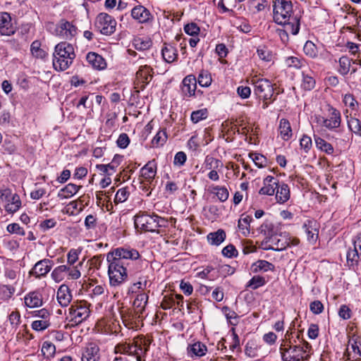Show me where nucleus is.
<instances>
[{"mask_svg": "<svg viewBox=\"0 0 361 361\" xmlns=\"http://www.w3.org/2000/svg\"><path fill=\"white\" fill-rule=\"evenodd\" d=\"M7 231L11 233H16L20 235H25L24 229L18 224L13 223L7 226Z\"/></svg>", "mask_w": 361, "mask_h": 361, "instance_id": "obj_62", "label": "nucleus"}, {"mask_svg": "<svg viewBox=\"0 0 361 361\" xmlns=\"http://www.w3.org/2000/svg\"><path fill=\"white\" fill-rule=\"evenodd\" d=\"M265 284V279L260 276H254L247 283V287L255 290Z\"/></svg>", "mask_w": 361, "mask_h": 361, "instance_id": "obj_48", "label": "nucleus"}, {"mask_svg": "<svg viewBox=\"0 0 361 361\" xmlns=\"http://www.w3.org/2000/svg\"><path fill=\"white\" fill-rule=\"evenodd\" d=\"M89 305L85 301H80L73 304L68 309L67 319L72 322V325H78L85 320L90 315Z\"/></svg>", "mask_w": 361, "mask_h": 361, "instance_id": "obj_7", "label": "nucleus"}, {"mask_svg": "<svg viewBox=\"0 0 361 361\" xmlns=\"http://www.w3.org/2000/svg\"><path fill=\"white\" fill-rule=\"evenodd\" d=\"M129 195V192L127 191L126 188H121L119 189L114 198V202L116 204L121 203L125 202Z\"/></svg>", "mask_w": 361, "mask_h": 361, "instance_id": "obj_57", "label": "nucleus"}, {"mask_svg": "<svg viewBox=\"0 0 361 361\" xmlns=\"http://www.w3.org/2000/svg\"><path fill=\"white\" fill-rule=\"evenodd\" d=\"M249 157L252 159L258 168H263L267 164V158L262 154L257 153H250Z\"/></svg>", "mask_w": 361, "mask_h": 361, "instance_id": "obj_49", "label": "nucleus"}, {"mask_svg": "<svg viewBox=\"0 0 361 361\" xmlns=\"http://www.w3.org/2000/svg\"><path fill=\"white\" fill-rule=\"evenodd\" d=\"M150 342L145 337L135 338L132 343H128V355L135 356L137 361H142L144 356L149 350Z\"/></svg>", "mask_w": 361, "mask_h": 361, "instance_id": "obj_9", "label": "nucleus"}, {"mask_svg": "<svg viewBox=\"0 0 361 361\" xmlns=\"http://www.w3.org/2000/svg\"><path fill=\"white\" fill-rule=\"evenodd\" d=\"M148 295L146 293L142 292L136 296L133 306L137 314H142L145 309L148 302Z\"/></svg>", "mask_w": 361, "mask_h": 361, "instance_id": "obj_29", "label": "nucleus"}, {"mask_svg": "<svg viewBox=\"0 0 361 361\" xmlns=\"http://www.w3.org/2000/svg\"><path fill=\"white\" fill-rule=\"evenodd\" d=\"M208 190L215 195L221 202H225L229 195L228 191L225 187H209Z\"/></svg>", "mask_w": 361, "mask_h": 361, "instance_id": "obj_36", "label": "nucleus"}, {"mask_svg": "<svg viewBox=\"0 0 361 361\" xmlns=\"http://www.w3.org/2000/svg\"><path fill=\"white\" fill-rule=\"evenodd\" d=\"M87 61L92 68L97 70H103L106 67L104 59L95 52H89L86 56Z\"/></svg>", "mask_w": 361, "mask_h": 361, "instance_id": "obj_24", "label": "nucleus"}, {"mask_svg": "<svg viewBox=\"0 0 361 361\" xmlns=\"http://www.w3.org/2000/svg\"><path fill=\"white\" fill-rule=\"evenodd\" d=\"M42 353L43 356L47 359L51 357L55 354L56 348L55 345L49 341H45L42 344Z\"/></svg>", "mask_w": 361, "mask_h": 361, "instance_id": "obj_43", "label": "nucleus"}, {"mask_svg": "<svg viewBox=\"0 0 361 361\" xmlns=\"http://www.w3.org/2000/svg\"><path fill=\"white\" fill-rule=\"evenodd\" d=\"M314 75V72L307 68L302 71V80L301 83L302 89L305 90H311L315 87L316 80Z\"/></svg>", "mask_w": 361, "mask_h": 361, "instance_id": "obj_25", "label": "nucleus"}, {"mask_svg": "<svg viewBox=\"0 0 361 361\" xmlns=\"http://www.w3.org/2000/svg\"><path fill=\"white\" fill-rule=\"evenodd\" d=\"M222 163L216 159L207 156L204 161V170L220 169L222 168Z\"/></svg>", "mask_w": 361, "mask_h": 361, "instance_id": "obj_42", "label": "nucleus"}, {"mask_svg": "<svg viewBox=\"0 0 361 361\" xmlns=\"http://www.w3.org/2000/svg\"><path fill=\"white\" fill-rule=\"evenodd\" d=\"M314 141L317 147L328 154H332L334 152L333 146L324 139L314 136Z\"/></svg>", "mask_w": 361, "mask_h": 361, "instance_id": "obj_35", "label": "nucleus"}, {"mask_svg": "<svg viewBox=\"0 0 361 361\" xmlns=\"http://www.w3.org/2000/svg\"><path fill=\"white\" fill-rule=\"evenodd\" d=\"M15 32L11 23V17L6 12L0 13V33L1 35L10 36Z\"/></svg>", "mask_w": 361, "mask_h": 361, "instance_id": "obj_20", "label": "nucleus"}, {"mask_svg": "<svg viewBox=\"0 0 361 361\" xmlns=\"http://www.w3.org/2000/svg\"><path fill=\"white\" fill-rule=\"evenodd\" d=\"M116 24L115 19L106 13H101L96 18L95 25L103 35L113 34L116 30Z\"/></svg>", "mask_w": 361, "mask_h": 361, "instance_id": "obj_10", "label": "nucleus"}, {"mask_svg": "<svg viewBox=\"0 0 361 361\" xmlns=\"http://www.w3.org/2000/svg\"><path fill=\"white\" fill-rule=\"evenodd\" d=\"M53 262L49 259H44L37 262L30 270V274L36 278L46 276L51 269Z\"/></svg>", "mask_w": 361, "mask_h": 361, "instance_id": "obj_16", "label": "nucleus"}, {"mask_svg": "<svg viewBox=\"0 0 361 361\" xmlns=\"http://www.w3.org/2000/svg\"><path fill=\"white\" fill-rule=\"evenodd\" d=\"M4 276L6 279L16 283V281L18 276V274L16 270L9 267H6L4 269Z\"/></svg>", "mask_w": 361, "mask_h": 361, "instance_id": "obj_63", "label": "nucleus"}, {"mask_svg": "<svg viewBox=\"0 0 361 361\" xmlns=\"http://www.w3.org/2000/svg\"><path fill=\"white\" fill-rule=\"evenodd\" d=\"M201 138L197 135H193L188 140V145L189 148L194 152H200Z\"/></svg>", "mask_w": 361, "mask_h": 361, "instance_id": "obj_54", "label": "nucleus"}, {"mask_svg": "<svg viewBox=\"0 0 361 361\" xmlns=\"http://www.w3.org/2000/svg\"><path fill=\"white\" fill-rule=\"evenodd\" d=\"M50 326V322L43 319H37L32 322L31 326L32 329L37 331H44Z\"/></svg>", "mask_w": 361, "mask_h": 361, "instance_id": "obj_51", "label": "nucleus"}, {"mask_svg": "<svg viewBox=\"0 0 361 361\" xmlns=\"http://www.w3.org/2000/svg\"><path fill=\"white\" fill-rule=\"evenodd\" d=\"M311 351L312 345L295 331L286 332L279 348L282 361H307Z\"/></svg>", "mask_w": 361, "mask_h": 361, "instance_id": "obj_2", "label": "nucleus"}, {"mask_svg": "<svg viewBox=\"0 0 361 361\" xmlns=\"http://www.w3.org/2000/svg\"><path fill=\"white\" fill-rule=\"evenodd\" d=\"M268 6L267 0H250L247 2L248 10L254 14L263 11Z\"/></svg>", "mask_w": 361, "mask_h": 361, "instance_id": "obj_31", "label": "nucleus"}, {"mask_svg": "<svg viewBox=\"0 0 361 361\" xmlns=\"http://www.w3.org/2000/svg\"><path fill=\"white\" fill-rule=\"evenodd\" d=\"M223 310L225 313L226 319L228 320L229 323L235 326L238 324V314L234 312L231 310L228 307H224L223 308Z\"/></svg>", "mask_w": 361, "mask_h": 361, "instance_id": "obj_52", "label": "nucleus"}, {"mask_svg": "<svg viewBox=\"0 0 361 361\" xmlns=\"http://www.w3.org/2000/svg\"><path fill=\"white\" fill-rule=\"evenodd\" d=\"M286 64L288 67L301 68L305 66V62L298 57L290 56L286 59Z\"/></svg>", "mask_w": 361, "mask_h": 361, "instance_id": "obj_50", "label": "nucleus"}, {"mask_svg": "<svg viewBox=\"0 0 361 361\" xmlns=\"http://www.w3.org/2000/svg\"><path fill=\"white\" fill-rule=\"evenodd\" d=\"M252 267L253 268L254 272L259 271H267L269 270H274V264L266 260H258L252 264Z\"/></svg>", "mask_w": 361, "mask_h": 361, "instance_id": "obj_39", "label": "nucleus"}, {"mask_svg": "<svg viewBox=\"0 0 361 361\" xmlns=\"http://www.w3.org/2000/svg\"><path fill=\"white\" fill-rule=\"evenodd\" d=\"M135 226L136 228L145 231L156 232L159 228L166 227L168 220L157 214L142 213L135 216Z\"/></svg>", "mask_w": 361, "mask_h": 361, "instance_id": "obj_6", "label": "nucleus"}, {"mask_svg": "<svg viewBox=\"0 0 361 361\" xmlns=\"http://www.w3.org/2000/svg\"><path fill=\"white\" fill-rule=\"evenodd\" d=\"M80 188V185H77L73 183H68L59 190L58 197L61 199L70 198L75 195Z\"/></svg>", "mask_w": 361, "mask_h": 361, "instance_id": "obj_30", "label": "nucleus"}, {"mask_svg": "<svg viewBox=\"0 0 361 361\" xmlns=\"http://www.w3.org/2000/svg\"><path fill=\"white\" fill-rule=\"evenodd\" d=\"M25 304L30 308L40 307L42 305V295L38 292H31L25 298Z\"/></svg>", "mask_w": 361, "mask_h": 361, "instance_id": "obj_28", "label": "nucleus"}, {"mask_svg": "<svg viewBox=\"0 0 361 361\" xmlns=\"http://www.w3.org/2000/svg\"><path fill=\"white\" fill-rule=\"evenodd\" d=\"M300 145L302 149L307 153L312 147V142L310 137L304 135L300 140Z\"/></svg>", "mask_w": 361, "mask_h": 361, "instance_id": "obj_59", "label": "nucleus"}, {"mask_svg": "<svg viewBox=\"0 0 361 361\" xmlns=\"http://www.w3.org/2000/svg\"><path fill=\"white\" fill-rule=\"evenodd\" d=\"M137 250L131 248L118 247L109 252L106 260L109 263L108 275L111 286L116 287L128 279V267L140 264Z\"/></svg>", "mask_w": 361, "mask_h": 361, "instance_id": "obj_1", "label": "nucleus"}, {"mask_svg": "<svg viewBox=\"0 0 361 361\" xmlns=\"http://www.w3.org/2000/svg\"><path fill=\"white\" fill-rule=\"evenodd\" d=\"M293 4L288 0L273 1V18L276 23L283 25V29L278 30L279 35L287 36L288 32L295 35L300 30V18L293 16Z\"/></svg>", "mask_w": 361, "mask_h": 361, "instance_id": "obj_3", "label": "nucleus"}, {"mask_svg": "<svg viewBox=\"0 0 361 361\" xmlns=\"http://www.w3.org/2000/svg\"><path fill=\"white\" fill-rule=\"evenodd\" d=\"M288 236L286 235H274L269 239V246L266 248L267 250H272L276 251L284 250L288 247Z\"/></svg>", "mask_w": 361, "mask_h": 361, "instance_id": "obj_18", "label": "nucleus"}, {"mask_svg": "<svg viewBox=\"0 0 361 361\" xmlns=\"http://www.w3.org/2000/svg\"><path fill=\"white\" fill-rule=\"evenodd\" d=\"M197 82H198L200 86L203 87V70L200 72L197 80L193 75H188L184 78L181 84V92L185 96L191 97L195 95Z\"/></svg>", "mask_w": 361, "mask_h": 361, "instance_id": "obj_12", "label": "nucleus"}, {"mask_svg": "<svg viewBox=\"0 0 361 361\" xmlns=\"http://www.w3.org/2000/svg\"><path fill=\"white\" fill-rule=\"evenodd\" d=\"M30 51L32 56L38 59H44L47 56V52L41 49V43L38 40H35L31 44Z\"/></svg>", "mask_w": 361, "mask_h": 361, "instance_id": "obj_38", "label": "nucleus"}, {"mask_svg": "<svg viewBox=\"0 0 361 361\" xmlns=\"http://www.w3.org/2000/svg\"><path fill=\"white\" fill-rule=\"evenodd\" d=\"M203 345L201 342H197L188 348V353L191 356L202 357L203 355Z\"/></svg>", "mask_w": 361, "mask_h": 361, "instance_id": "obj_44", "label": "nucleus"}, {"mask_svg": "<svg viewBox=\"0 0 361 361\" xmlns=\"http://www.w3.org/2000/svg\"><path fill=\"white\" fill-rule=\"evenodd\" d=\"M184 30L187 34L191 36L197 35L200 31V28L194 23L186 25Z\"/></svg>", "mask_w": 361, "mask_h": 361, "instance_id": "obj_64", "label": "nucleus"}, {"mask_svg": "<svg viewBox=\"0 0 361 361\" xmlns=\"http://www.w3.org/2000/svg\"><path fill=\"white\" fill-rule=\"evenodd\" d=\"M131 16L139 23H146L153 19L150 11L142 5L136 6L132 8Z\"/></svg>", "mask_w": 361, "mask_h": 361, "instance_id": "obj_17", "label": "nucleus"}, {"mask_svg": "<svg viewBox=\"0 0 361 361\" xmlns=\"http://www.w3.org/2000/svg\"><path fill=\"white\" fill-rule=\"evenodd\" d=\"M279 130L283 140H288L291 137L292 129L290 127V124L287 119H281Z\"/></svg>", "mask_w": 361, "mask_h": 361, "instance_id": "obj_33", "label": "nucleus"}, {"mask_svg": "<svg viewBox=\"0 0 361 361\" xmlns=\"http://www.w3.org/2000/svg\"><path fill=\"white\" fill-rule=\"evenodd\" d=\"M75 57L73 46L66 42H61L55 46L53 54V66L57 71L69 68Z\"/></svg>", "mask_w": 361, "mask_h": 361, "instance_id": "obj_4", "label": "nucleus"}, {"mask_svg": "<svg viewBox=\"0 0 361 361\" xmlns=\"http://www.w3.org/2000/svg\"><path fill=\"white\" fill-rule=\"evenodd\" d=\"M226 233L224 230L219 228L215 232L209 233L207 235V240L211 245L219 246L226 239Z\"/></svg>", "mask_w": 361, "mask_h": 361, "instance_id": "obj_27", "label": "nucleus"}, {"mask_svg": "<svg viewBox=\"0 0 361 361\" xmlns=\"http://www.w3.org/2000/svg\"><path fill=\"white\" fill-rule=\"evenodd\" d=\"M99 347L95 343H89L83 349L82 361H99Z\"/></svg>", "mask_w": 361, "mask_h": 361, "instance_id": "obj_19", "label": "nucleus"}, {"mask_svg": "<svg viewBox=\"0 0 361 361\" xmlns=\"http://www.w3.org/2000/svg\"><path fill=\"white\" fill-rule=\"evenodd\" d=\"M348 361H361V337L353 335L348 341V345L344 353Z\"/></svg>", "mask_w": 361, "mask_h": 361, "instance_id": "obj_11", "label": "nucleus"}, {"mask_svg": "<svg viewBox=\"0 0 361 361\" xmlns=\"http://www.w3.org/2000/svg\"><path fill=\"white\" fill-rule=\"evenodd\" d=\"M68 270V265H60L56 267L51 272V278L56 282H60L64 279V274Z\"/></svg>", "mask_w": 361, "mask_h": 361, "instance_id": "obj_41", "label": "nucleus"}, {"mask_svg": "<svg viewBox=\"0 0 361 361\" xmlns=\"http://www.w3.org/2000/svg\"><path fill=\"white\" fill-rule=\"evenodd\" d=\"M78 266L81 267L82 263H79L76 266H68V270L66 271V274L68 275L70 279H78L80 277L81 274L80 270L78 269Z\"/></svg>", "mask_w": 361, "mask_h": 361, "instance_id": "obj_56", "label": "nucleus"}, {"mask_svg": "<svg viewBox=\"0 0 361 361\" xmlns=\"http://www.w3.org/2000/svg\"><path fill=\"white\" fill-rule=\"evenodd\" d=\"M161 54L164 60L167 63L173 62L178 57L176 49L169 44L162 48Z\"/></svg>", "mask_w": 361, "mask_h": 361, "instance_id": "obj_32", "label": "nucleus"}, {"mask_svg": "<svg viewBox=\"0 0 361 361\" xmlns=\"http://www.w3.org/2000/svg\"><path fill=\"white\" fill-rule=\"evenodd\" d=\"M161 307L164 310H169V309H171L173 307L176 308L177 305L176 304V302L171 295L169 297L164 296V298L161 303Z\"/></svg>", "mask_w": 361, "mask_h": 361, "instance_id": "obj_58", "label": "nucleus"}, {"mask_svg": "<svg viewBox=\"0 0 361 361\" xmlns=\"http://www.w3.org/2000/svg\"><path fill=\"white\" fill-rule=\"evenodd\" d=\"M303 49L306 55L312 58H314L317 55V48L312 42L307 41L305 44Z\"/></svg>", "mask_w": 361, "mask_h": 361, "instance_id": "obj_55", "label": "nucleus"}, {"mask_svg": "<svg viewBox=\"0 0 361 361\" xmlns=\"http://www.w3.org/2000/svg\"><path fill=\"white\" fill-rule=\"evenodd\" d=\"M81 250L78 249H71L67 254L68 266L73 265L78 260Z\"/></svg>", "mask_w": 361, "mask_h": 361, "instance_id": "obj_53", "label": "nucleus"}, {"mask_svg": "<svg viewBox=\"0 0 361 361\" xmlns=\"http://www.w3.org/2000/svg\"><path fill=\"white\" fill-rule=\"evenodd\" d=\"M330 111H331V112L329 118H325L322 116H319L317 118V122L328 129L338 128L341 121V113L333 107H331Z\"/></svg>", "mask_w": 361, "mask_h": 361, "instance_id": "obj_14", "label": "nucleus"}, {"mask_svg": "<svg viewBox=\"0 0 361 361\" xmlns=\"http://www.w3.org/2000/svg\"><path fill=\"white\" fill-rule=\"evenodd\" d=\"M251 83L254 86L255 94L263 101L262 108L267 109L276 99L274 85L269 80L257 76L251 79Z\"/></svg>", "mask_w": 361, "mask_h": 361, "instance_id": "obj_5", "label": "nucleus"}, {"mask_svg": "<svg viewBox=\"0 0 361 361\" xmlns=\"http://www.w3.org/2000/svg\"><path fill=\"white\" fill-rule=\"evenodd\" d=\"M135 47L137 49L145 50L149 49L152 45V42L149 39H137L135 41Z\"/></svg>", "mask_w": 361, "mask_h": 361, "instance_id": "obj_61", "label": "nucleus"}, {"mask_svg": "<svg viewBox=\"0 0 361 361\" xmlns=\"http://www.w3.org/2000/svg\"><path fill=\"white\" fill-rule=\"evenodd\" d=\"M148 284V277L147 276L141 275L139 276L138 281L134 283L130 290L131 291L136 292L137 290H145Z\"/></svg>", "mask_w": 361, "mask_h": 361, "instance_id": "obj_45", "label": "nucleus"}, {"mask_svg": "<svg viewBox=\"0 0 361 361\" xmlns=\"http://www.w3.org/2000/svg\"><path fill=\"white\" fill-rule=\"evenodd\" d=\"M274 194L276 195V200L277 202L283 204L290 199V188L286 183H280L279 182Z\"/></svg>", "mask_w": 361, "mask_h": 361, "instance_id": "obj_23", "label": "nucleus"}, {"mask_svg": "<svg viewBox=\"0 0 361 361\" xmlns=\"http://www.w3.org/2000/svg\"><path fill=\"white\" fill-rule=\"evenodd\" d=\"M302 228L307 235V241L314 245L319 238V224L314 219H307L302 225Z\"/></svg>", "mask_w": 361, "mask_h": 361, "instance_id": "obj_13", "label": "nucleus"}, {"mask_svg": "<svg viewBox=\"0 0 361 361\" xmlns=\"http://www.w3.org/2000/svg\"><path fill=\"white\" fill-rule=\"evenodd\" d=\"M348 125L352 132L361 135V121L358 118L351 117L348 121Z\"/></svg>", "mask_w": 361, "mask_h": 361, "instance_id": "obj_46", "label": "nucleus"}, {"mask_svg": "<svg viewBox=\"0 0 361 361\" xmlns=\"http://www.w3.org/2000/svg\"><path fill=\"white\" fill-rule=\"evenodd\" d=\"M157 174V164L154 160L147 162L141 169V176L144 179L142 183L150 184Z\"/></svg>", "mask_w": 361, "mask_h": 361, "instance_id": "obj_22", "label": "nucleus"}, {"mask_svg": "<svg viewBox=\"0 0 361 361\" xmlns=\"http://www.w3.org/2000/svg\"><path fill=\"white\" fill-rule=\"evenodd\" d=\"M57 300L62 307H66L71 302L72 295L66 285H61L57 290Z\"/></svg>", "mask_w": 361, "mask_h": 361, "instance_id": "obj_26", "label": "nucleus"}, {"mask_svg": "<svg viewBox=\"0 0 361 361\" xmlns=\"http://www.w3.org/2000/svg\"><path fill=\"white\" fill-rule=\"evenodd\" d=\"M6 202L7 204L5 206V209L8 213L13 214L17 212L21 206V201L20 197L16 193L11 195V197H10V202Z\"/></svg>", "mask_w": 361, "mask_h": 361, "instance_id": "obj_34", "label": "nucleus"}, {"mask_svg": "<svg viewBox=\"0 0 361 361\" xmlns=\"http://www.w3.org/2000/svg\"><path fill=\"white\" fill-rule=\"evenodd\" d=\"M166 139L167 135L166 131L164 130H160L154 137L152 143L153 146H161L166 142Z\"/></svg>", "mask_w": 361, "mask_h": 361, "instance_id": "obj_47", "label": "nucleus"}, {"mask_svg": "<svg viewBox=\"0 0 361 361\" xmlns=\"http://www.w3.org/2000/svg\"><path fill=\"white\" fill-rule=\"evenodd\" d=\"M347 262L348 266L353 267L357 265L361 258L360 251L355 248H350L347 252Z\"/></svg>", "mask_w": 361, "mask_h": 361, "instance_id": "obj_37", "label": "nucleus"}, {"mask_svg": "<svg viewBox=\"0 0 361 361\" xmlns=\"http://www.w3.org/2000/svg\"><path fill=\"white\" fill-rule=\"evenodd\" d=\"M339 68L338 71L343 75H347L350 71L351 59L348 56H341L338 61Z\"/></svg>", "mask_w": 361, "mask_h": 361, "instance_id": "obj_40", "label": "nucleus"}, {"mask_svg": "<svg viewBox=\"0 0 361 361\" xmlns=\"http://www.w3.org/2000/svg\"><path fill=\"white\" fill-rule=\"evenodd\" d=\"M153 78V69L151 66L145 64L140 66L136 73V80L140 88L143 90L150 82Z\"/></svg>", "mask_w": 361, "mask_h": 361, "instance_id": "obj_15", "label": "nucleus"}, {"mask_svg": "<svg viewBox=\"0 0 361 361\" xmlns=\"http://www.w3.org/2000/svg\"><path fill=\"white\" fill-rule=\"evenodd\" d=\"M279 183V180L274 176H267L263 180V186L259 190V193L263 195H274Z\"/></svg>", "mask_w": 361, "mask_h": 361, "instance_id": "obj_21", "label": "nucleus"}, {"mask_svg": "<svg viewBox=\"0 0 361 361\" xmlns=\"http://www.w3.org/2000/svg\"><path fill=\"white\" fill-rule=\"evenodd\" d=\"M52 34L62 39L70 41L78 34V29L73 21L63 18L56 24Z\"/></svg>", "mask_w": 361, "mask_h": 361, "instance_id": "obj_8", "label": "nucleus"}, {"mask_svg": "<svg viewBox=\"0 0 361 361\" xmlns=\"http://www.w3.org/2000/svg\"><path fill=\"white\" fill-rule=\"evenodd\" d=\"M221 253L224 256H225L226 257H229V258L236 257L238 255L237 250L231 244L228 245L227 246L224 247L222 249Z\"/></svg>", "mask_w": 361, "mask_h": 361, "instance_id": "obj_60", "label": "nucleus"}]
</instances>
